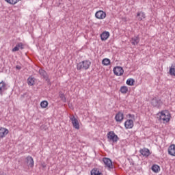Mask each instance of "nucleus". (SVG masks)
<instances>
[{
    "instance_id": "f257e3e1",
    "label": "nucleus",
    "mask_w": 175,
    "mask_h": 175,
    "mask_svg": "<svg viewBox=\"0 0 175 175\" xmlns=\"http://www.w3.org/2000/svg\"><path fill=\"white\" fill-rule=\"evenodd\" d=\"M91 66V62L90 60H83L77 64V70H81V69H84L87 70L90 69Z\"/></svg>"
},
{
    "instance_id": "f03ea898",
    "label": "nucleus",
    "mask_w": 175,
    "mask_h": 175,
    "mask_svg": "<svg viewBox=\"0 0 175 175\" xmlns=\"http://www.w3.org/2000/svg\"><path fill=\"white\" fill-rule=\"evenodd\" d=\"M107 137L109 142H112L113 143H117V142L120 140V137H118V135H117L114 131L108 132Z\"/></svg>"
},
{
    "instance_id": "7ed1b4c3",
    "label": "nucleus",
    "mask_w": 175,
    "mask_h": 175,
    "mask_svg": "<svg viewBox=\"0 0 175 175\" xmlns=\"http://www.w3.org/2000/svg\"><path fill=\"white\" fill-rule=\"evenodd\" d=\"M151 105L153 106V107H156L157 109H159L161 106H162V101L159 98L154 97L151 100Z\"/></svg>"
},
{
    "instance_id": "20e7f679",
    "label": "nucleus",
    "mask_w": 175,
    "mask_h": 175,
    "mask_svg": "<svg viewBox=\"0 0 175 175\" xmlns=\"http://www.w3.org/2000/svg\"><path fill=\"white\" fill-rule=\"evenodd\" d=\"M103 162L104 165H105V166L107 167H108V169H113L114 167L113 166V161H111V159H110L107 157H104L103 159Z\"/></svg>"
},
{
    "instance_id": "39448f33",
    "label": "nucleus",
    "mask_w": 175,
    "mask_h": 175,
    "mask_svg": "<svg viewBox=\"0 0 175 175\" xmlns=\"http://www.w3.org/2000/svg\"><path fill=\"white\" fill-rule=\"evenodd\" d=\"M113 73L116 76H122L124 75V68L121 66L114 67Z\"/></svg>"
},
{
    "instance_id": "423d86ee",
    "label": "nucleus",
    "mask_w": 175,
    "mask_h": 175,
    "mask_svg": "<svg viewBox=\"0 0 175 175\" xmlns=\"http://www.w3.org/2000/svg\"><path fill=\"white\" fill-rule=\"evenodd\" d=\"M38 72H39V74L40 75V76L43 77V79H44V80L46 81L48 84H51L50 79L49 78V75L47 74L46 70H44L43 69H40Z\"/></svg>"
},
{
    "instance_id": "0eeeda50",
    "label": "nucleus",
    "mask_w": 175,
    "mask_h": 175,
    "mask_svg": "<svg viewBox=\"0 0 175 175\" xmlns=\"http://www.w3.org/2000/svg\"><path fill=\"white\" fill-rule=\"evenodd\" d=\"M25 163L27 165L28 167H31L32 169L35 165L33 158H32L31 156H28L25 159Z\"/></svg>"
},
{
    "instance_id": "6e6552de",
    "label": "nucleus",
    "mask_w": 175,
    "mask_h": 175,
    "mask_svg": "<svg viewBox=\"0 0 175 175\" xmlns=\"http://www.w3.org/2000/svg\"><path fill=\"white\" fill-rule=\"evenodd\" d=\"M8 90V83L2 81L0 82V95L2 96L5 93V91Z\"/></svg>"
},
{
    "instance_id": "1a4fd4ad",
    "label": "nucleus",
    "mask_w": 175,
    "mask_h": 175,
    "mask_svg": "<svg viewBox=\"0 0 175 175\" xmlns=\"http://www.w3.org/2000/svg\"><path fill=\"white\" fill-rule=\"evenodd\" d=\"M70 120L72 122L73 127L75 128V129H80V124H79V120H77V118H75V116L70 117Z\"/></svg>"
},
{
    "instance_id": "9d476101",
    "label": "nucleus",
    "mask_w": 175,
    "mask_h": 175,
    "mask_svg": "<svg viewBox=\"0 0 175 175\" xmlns=\"http://www.w3.org/2000/svg\"><path fill=\"white\" fill-rule=\"evenodd\" d=\"M95 17L98 20H103V18H106V12L102 10L97 11L95 14Z\"/></svg>"
},
{
    "instance_id": "9b49d317",
    "label": "nucleus",
    "mask_w": 175,
    "mask_h": 175,
    "mask_svg": "<svg viewBox=\"0 0 175 175\" xmlns=\"http://www.w3.org/2000/svg\"><path fill=\"white\" fill-rule=\"evenodd\" d=\"M139 152L141 155H143V157H145L146 158H148V157H150V155H151V152H150V149L147 148H144L143 149H141L139 150Z\"/></svg>"
},
{
    "instance_id": "f8f14e48",
    "label": "nucleus",
    "mask_w": 175,
    "mask_h": 175,
    "mask_svg": "<svg viewBox=\"0 0 175 175\" xmlns=\"http://www.w3.org/2000/svg\"><path fill=\"white\" fill-rule=\"evenodd\" d=\"M9 133V130L6 128L1 127L0 128V139H3L6 137V135Z\"/></svg>"
},
{
    "instance_id": "ddd939ff",
    "label": "nucleus",
    "mask_w": 175,
    "mask_h": 175,
    "mask_svg": "<svg viewBox=\"0 0 175 175\" xmlns=\"http://www.w3.org/2000/svg\"><path fill=\"white\" fill-rule=\"evenodd\" d=\"M160 120H163V122H169L170 121V116L166 115L165 112L161 111Z\"/></svg>"
},
{
    "instance_id": "4468645a",
    "label": "nucleus",
    "mask_w": 175,
    "mask_h": 175,
    "mask_svg": "<svg viewBox=\"0 0 175 175\" xmlns=\"http://www.w3.org/2000/svg\"><path fill=\"white\" fill-rule=\"evenodd\" d=\"M133 120H127L125 122H124V127L126 129H132V128H133Z\"/></svg>"
},
{
    "instance_id": "2eb2a0df",
    "label": "nucleus",
    "mask_w": 175,
    "mask_h": 175,
    "mask_svg": "<svg viewBox=\"0 0 175 175\" xmlns=\"http://www.w3.org/2000/svg\"><path fill=\"white\" fill-rule=\"evenodd\" d=\"M117 122H121L124 120V113L118 112L115 116Z\"/></svg>"
},
{
    "instance_id": "dca6fc26",
    "label": "nucleus",
    "mask_w": 175,
    "mask_h": 175,
    "mask_svg": "<svg viewBox=\"0 0 175 175\" xmlns=\"http://www.w3.org/2000/svg\"><path fill=\"white\" fill-rule=\"evenodd\" d=\"M168 154L172 157H175V145H170L168 148Z\"/></svg>"
},
{
    "instance_id": "f3484780",
    "label": "nucleus",
    "mask_w": 175,
    "mask_h": 175,
    "mask_svg": "<svg viewBox=\"0 0 175 175\" xmlns=\"http://www.w3.org/2000/svg\"><path fill=\"white\" fill-rule=\"evenodd\" d=\"M110 36V33L109 31H104L100 34L101 40L105 41L109 39Z\"/></svg>"
},
{
    "instance_id": "a211bd4d",
    "label": "nucleus",
    "mask_w": 175,
    "mask_h": 175,
    "mask_svg": "<svg viewBox=\"0 0 175 175\" xmlns=\"http://www.w3.org/2000/svg\"><path fill=\"white\" fill-rule=\"evenodd\" d=\"M139 42H140L139 36H134L131 38V44H133V46H137V44H139Z\"/></svg>"
},
{
    "instance_id": "6ab92c4d",
    "label": "nucleus",
    "mask_w": 175,
    "mask_h": 175,
    "mask_svg": "<svg viewBox=\"0 0 175 175\" xmlns=\"http://www.w3.org/2000/svg\"><path fill=\"white\" fill-rule=\"evenodd\" d=\"M137 17H138L139 21H142V20H143V18H146V14L144 12H137Z\"/></svg>"
},
{
    "instance_id": "aec40b11",
    "label": "nucleus",
    "mask_w": 175,
    "mask_h": 175,
    "mask_svg": "<svg viewBox=\"0 0 175 175\" xmlns=\"http://www.w3.org/2000/svg\"><path fill=\"white\" fill-rule=\"evenodd\" d=\"M91 175H103L102 172H100L98 168H93L90 172Z\"/></svg>"
},
{
    "instance_id": "412c9836",
    "label": "nucleus",
    "mask_w": 175,
    "mask_h": 175,
    "mask_svg": "<svg viewBox=\"0 0 175 175\" xmlns=\"http://www.w3.org/2000/svg\"><path fill=\"white\" fill-rule=\"evenodd\" d=\"M152 170L154 172V173H159V170H161V167L157 164H154L152 166Z\"/></svg>"
},
{
    "instance_id": "4be33fe9",
    "label": "nucleus",
    "mask_w": 175,
    "mask_h": 175,
    "mask_svg": "<svg viewBox=\"0 0 175 175\" xmlns=\"http://www.w3.org/2000/svg\"><path fill=\"white\" fill-rule=\"evenodd\" d=\"M27 84L28 85H35V79L33 77H29L28 79H27Z\"/></svg>"
},
{
    "instance_id": "5701e85b",
    "label": "nucleus",
    "mask_w": 175,
    "mask_h": 175,
    "mask_svg": "<svg viewBox=\"0 0 175 175\" xmlns=\"http://www.w3.org/2000/svg\"><path fill=\"white\" fill-rule=\"evenodd\" d=\"M169 73L170 76H175V64H172L171 68H170Z\"/></svg>"
},
{
    "instance_id": "b1692460",
    "label": "nucleus",
    "mask_w": 175,
    "mask_h": 175,
    "mask_svg": "<svg viewBox=\"0 0 175 175\" xmlns=\"http://www.w3.org/2000/svg\"><path fill=\"white\" fill-rule=\"evenodd\" d=\"M102 64L105 66H109V65H110L111 64L110 59H108V58L103 59L102 61Z\"/></svg>"
},
{
    "instance_id": "393cba45",
    "label": "nucleus",
    "mask_w": 175,
    "mask_h": 175,
    "mask_svg": "<svg viewBox=\"0 0 175 175\" xmlns=\"http://www.w3.org/2000/svg\"><path fill=\"white\" fill-rule=\"evenodd\" d=\"M59 96L61 100L64 102V103H66V97L65 96L64 94L59 92Z\"/></svg>"
},
{
    "instance_id": "a878e982",
    "label": "nucleus",
    "mask_w": 175,
    "mask_h": 175,
    "mask_svg": "<svg viewBox=\"0 0 175 175\" xmlns=\"http://www.w3.org/2000/svg\"><path fill=\"white\" fill-rule=\"evenodd\" d=\"M126 84H127V85H135V79L130 78L128 79L126 81Z\"/></svg>"
},
{
    "instance_id": "bb28decb",
    "label": "nucleus",
    "mask_w": 175,
    "mask_h": 175,
    "mask_svg": "<svg viewBox=\"0 0 175 175\" xmlns=\"http://www.w3.org/2000/svg\"><path fill=\"white\" fill-rule=\"evenodd\" d=\"M40 106L42 109H46L49 106V102L47 100H43L40 103Z\"/></svg>"
},
{
    "instance_id": "cd10ccee",
    "label": "nucleus",
    "mask_w": 175,
    "mask_h": 175,
    "mask_svg": "<svg viewBox=\"0 0 175 175\" xmlns=\"http://www.w3.org/2000/svg\"><path fill=\"white\" fill-rule=\"evenodd\" d=\"M120 91L122 94H126V92H128V87L122 86L120 89Z\"/></svg>"
},
{
    "instance_id": "c85d7f7f",
    "label": "nucleus",
    "mask_w": 175,
    "mask_h": 175,
    "mask_svg": "<svg viewBox=\"0 0 175 175\" xmlns=\"http://www.w3.org/2000/svg\"><path fill=\"white\" fill-rule=\"evenodd\" d=\"M7 3H10V5H16L17 2H20V0H5Z\"/></svg>"
},
{
    "instance_id": "c756f323",
    "label": "nucleus",
    "mask_w": 175,
    "mask_h": 175,
    "mask_svg": "<svg viewBox=\"0 0 175 175\" xmlns=\"http://www.w3.org/2000/svg\"><path fill=\"white\" fill-rule=\"evenodd\" d=\"M20 50V48L18 47V44L16 45V46L12 49V53H16V51H18Z\"/></svg>"
},
{
    "instance_id": "7c9ffc66",
    "label": "nucleus",
    "mask_w": 175,
    "mask_h": 175,
    "mask_svg": "<svg viewBox=\"0 0 175 175\" xmlns=\"http://www.w3.org/2000/svg\"><path fill=\"white\" fill-rule=\"evenodd\" d=\"M18 47H19L21 50H24V44H23V42L18 43Z\"/></svg>"
},
{
    "instance_id": "2f4dec72",
    "label": "nucleus",
    "mask_w": 175,
    "mask_h": 175,
    "mask_svg": "<svg viewBox=\"0 0 175 175\" xmlns=\"http://www.w3.org/2000/svg\"><path fill=\"white\" fill-rule=\"evenodd\" d=\"M16 69L17 70H21V66H16Z\"/></svg>"
},
{
    "instance_id": "473e14b6",
    "label": "nucleus",
    "mask_w": 175,
    "mask_h": 175,
    "mask_svg": "<svg viewBox=\"0 0 175 175\" xmlns=\"http://www.w3.org/2000/svg\"><path fill=\"white\" fill-rule=\"evenodd\" d=\"M129 117H131L132 118H135V115L129 114Z\"/></svg>"
},
{
    "instance_id": "72a5a7b5",
    "label": "nucleus",
    "mask_w": 175,
    "mask_h": 175,
    "mask_svg": "<svg viewBox=\"0 0 175 175\" xmlns=\"http://www.w3.org/2000/svg\"><path fill=\"white\" fill-rule=\"evenodd\" d=\"M42 167L44 169V167H46V163H42Z\"/></svg>"
},
{
    "instance_id": "f704fd0d",
    "label": "nucleus",
    "mask_w": 175,
    "mask_h": 175,
    "mask_svg": "<svg viewBox=\"0 0 175 175\" xmlns=\"http://www.w3.org/2000/svg\"><path fill=\"white\" fill-rule=\"evenodd\" d=\"M0 175H6V174L3 172Z\"/></svg>"
}]
</instances>
